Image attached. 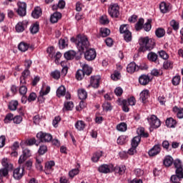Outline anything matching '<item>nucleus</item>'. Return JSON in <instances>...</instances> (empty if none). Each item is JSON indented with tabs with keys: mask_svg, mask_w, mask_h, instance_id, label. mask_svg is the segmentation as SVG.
<instances>
[{
	"mask_svg": "<svg viewBox=\"0 0 183 183\" xmlns=\"http://www.w3.org/2000/svg\"><path fill=\"white\" fill-rule=\"evenodd\" d=\"M71 41L75 42L76 48L80 52V55H82V52H84V51H86L89 48V41L86 36L79 34L76 39L74 37H71Z\"/></svg>",
	"mask_w": 183,
	"mask_h": 183,
	"instance_id": "obj_1",
	"label": "nucleus"
},
{
	"mask_svg": "<svg viewBox=\"0 0 183 183\" xmlns=\"http://www.w3.org/2000/svg\"><path fill=\"white\" fill-rule=\"evenodd\" d=\"M139 44L140 45L139 50L142 52L144 51H151L154 49L155 46V40L154 39H150L148 36L142 37L139 39Z\"/></svg>",
	"mask_w": 183,
	"mask_h": 183,
	"instance_id": "obj_2",
	"label": "nucleus"
},
{
	"mask_svg": "<svg viewBox=\"0 0 183 183\" xmlns=\"http://www.w3.org/2000/svg\"><path fill=\"white\" fill-rule=\"evenodd\" d=\"M139 142H141V137L137 136L133 138L132 140V147L128 150L129 155H134L137 152V147L139 145Z\"/></svg>",
	"mask_w": 183,
	"mask_h": 183,
	"instance_id": "obj_3",
	"label": "nucleus"
},
{
	"mask_svg": "<svg viewBox=\"0 0 183 183\" xmlns=\"http://www.w3.org/2000/svg\"><path fill=\"white\" fill-rule=\"evenodd\" d=\"M108 12L112 18H118L119 16V6L117 4H111L109 7Z\"/></svg>",
	"mask_w": 183,
	"mask_h": 183,
	"instance_id": "obj_4",
	"label": "nucleus"
},
{
	"mask_svg": "<svg viewBox=\"0 0 183 183\" xmlns=\"http://www.w3.org/2000/svg\"><path fill=\"white\" fill-rule=\"evenodd\" d=\"M36 138L39 139L40 142H51V141H52V135L44 132H39L37 133Z\"/></svg>",
	"mask_w": 183,
	"mask_h": 183,
	"instance_id": "obj_5",
	"label": "nucleus"
},
{
	"mask_svg": "<svg viewBox=\"0 0 183 183\" xmlns=\"http://www.w3.org/2000/svg\"><path fill=\"white\" fill-rule=\"evenodd\" d=\"M149 124L152 128H159L161 127V121L155 115H152L149 119Z\"/></svg>",
	"mask_w": 183,
	"mask_h": 183,
	"instance_id": "obj_6",
	"label": "nucleus"
},
{
	"mask_svg": "<svg viewBox=\"0 0 183 183\" xmlns=\"http://www.w3.org/2000/svg\"><path fill=\"white\" fill-rule=\"evenodd\" d=\"M84 58L86 61H94L97 58V51L94 49H89L84 53Z\"/></svg>",
	"mask_w": 183,
	"mask_h": 183,
	"instance_id": "obj_7",
	"label": "nucleus"
},
{
	"mask_svg": "<svg viewBox=\"0 0 183 183\" xmlns=\"http://www.w3.org/2000/svg\"><path fill=\"white\" fill-rule=\"evenodd\" d=\"M19 8L17 9V14L19 16H25L26 15V3L19 2L17 4Z\"/></svg>",
	"mask_w": 183,
	"mask_h": 183,
	"instance_id": "obj_8",
	"label": "nucleus"
},
{
	"mask_svg": "<svg viewBox=\"0 0 183 183\" xmlns=\"http://www.w3.org/2000/svg\"><path fill=\"white\" fill-rule=\"evenodd\" d=\"M161 152V144H155L152 149L148 152V154L150 157H157Z\"/></svg>",
	"mask_w": 183,
	"mask_h": 183,
	"instance_id": "obj_9",
	"label": "nucleus"
},
{
	"mask_svg": "<svg viewBox=\"0 0 183 183\" xmlns=\"http://www.w3.org/2000/svg\"><path fill=\"white\" fill-rule=\"evenodd\" d=\"M30 76L31 71H29V69H24V71L21 73V76L20 77V84H21L22 85L26 84V79H28Z\"/></svg>",
	"mask_w": 183,
	"mask_h": 183,
	"instance_id": "obj_10",
	"label": "nucleus"
},
{
	"mask_svg": "<svg viewBox=\"0 0 183 183\" xmlns=\"http://www.w3.org/2000/svg\"><path fill=\"white\" fill-rule=\"evenodd\" d=\"M99 81H101V76H92L90 79V85L92 88L99 87Z\"/></svg>",
	"mask_w": 183,
	"mask_h": 183,
	"instance_id": "obj_11",
	"label": "nucleus"
},
{
	"mask_svg": "<svg viewBox=\"0 0 183 183\" xmlns=\"http://www.w3.org/2000/svg\"><path fill=\"white\" fill-rule=\"evenodd\" d=\"M24 167L21 169L18 167L14 170L13 177L14 179H21L24 177Z\"/></svg>",
	"mask_w": 183,
	"mask_h": 183,
	"instance_id": "obj_12",
	"label": "nucleus"
},
{
	"mask_svg": "<svg viewBox=\"0 0 183 183\" xmlns=\"http://www.w3.org/2000/svg\"><path fill=\"white\" fill-rule=\"evenodd\" d=\"M27 26H28L27 21H20L16 25V32H24L25 31V29Z\"/></svg>",
	"mask_w": 183,
	"mask_h": 183,
	"instance_id": "obj_13",
	"label": "nucleus"
},
{
	"mask_svg": "<svg viewBox=\"0 0 183 183\" xmlns=\"http://www.w3.org/2000/svg\"><path fill=\"white\" fill-rule=\"evenodd\" d=\"M139 67L137 66V64H135V62H131L127 66V71L129 74H134V72L139 71Z\"/></svg>",
	"mask_w": 183,
	"mask_h": 183,
	"instance_id": "obj_14",
	"label": "nucleus"
},
{
	"mask_svg": "<svg viewBox=\"0 0 183 183\" xmlns=\"http://www.w3.org/2000/svg\"><path fill=\"white\" fill-rule=\"evenodd\" d=\"M52 167H55V162L50 161L46 163L44 172L46 175H49L52 172Z\"/></svg>",
	"mask_w": 183,
	"mask_h": 183,
	"instance_id": "obj_15",
	"label": "nucleus"
},
{
	"mask_svg": "<svg viewBox=\"0 0 183 183\" xmlns=\"http://www.w3.org/2000/svg\"><path fill=\"white\" fill-rule=\"evenodd\" d=\"M160 11L162 14H167L171 9V6L169 3L162 2L159 5Z\"/></svg>",
	"mask_w": 183,
	"mask_h": 183,
	"instance_id": "obj_16",
	"label": "nucleus"
},
{
	"mask_svg": "<svg viewBox=\"0 0 183 183\" xmlns=\"http://www.w3.org/2000/svg\"><path fill=\"white\" fill-rule=\"evenodd\" d=\"M149 76L148 75L142 74L139 78V82L141 85H148V84H149Z\"/></svg>",
	"mask_w": 183,
	"mask_h": 183,
	"instance_id": "obj_17",
	"label": "nucleus"
},
{
	"mask_svg": "<svg viewBox=\"0 0 183 183\" xmlns=\"http://www.w3.org/2000/svg\"><path fill=\"white\" fill-rule=\"evenodd\" d=\"M61 18H62V14H61L60 12L56 11L51 16L50 21L52 24H56Z\"/></svg>",
	"mask_w": 183,
	"mask_h": 183,
	"instance_id": "obj_18",
	"label": "nucleus"
},
{
	"mask_svg": "<svg viewBox=\"0 0 183 183\" xmlns=\"http://www.w3.org/2000/svg\"><path fill=\"white\" fill-rule=\"evenodd\" d=\"M98 171L102 174H109L111 172V167L108 164H102L98 168Z\"/></svg>",
	"mask_w": 183,
	"mask_h": 183,
	"instance_id": "obj_19",
	"label": "nucleus"
},
{
	"mask_svg": "<svg viewBox=\"0 0 183 183\" xmlns=\"http://www.w3.org/2000/svg\"><path fill=\"white\" fill-rule=\"evenodd\" d=\"M139 100L142 101V102H145L148 98H149V91L148 90H143L140 94H139Z\"/></svg>",
	"mask_w": 183,
	"mask_h": 183,
	"instance_id": "obj_20",
	"label": "nucleus"
},
{
	"mask_svg": "<svg viewBox=\"0 0 183 183\" xmlns=\"http://www.w3.org/2000/svg\"><path fill=\"white\" fill-rule=\"evenodd\" d=\"M75 55H76V52L74 50H69L64 53V58L67 59V61H70L71 59H74L75 58Z\"/></svg>",
	"mask_w": 183,
	"mask_h": 183,
	"instance_id": "obj_21",
	"label": "nucleus"
},
{
	"mask_svg": "<svg viewBox=\"0 0 183 183\" xmlns=\"http://www.w3.org/2000/svg\"><path fill=\"white\" fill-rule=\"evenodd\" d=\"M166 125L169 128H175V125H177V120L174 119V118L170 117L166 120Z\"/></svg>",
	"mask_w": 183,
	"mask_h": 183,
	"instance_id": "obj_22",
	"label": "nucleus"
},
{
	"mask_svg": "<svg viewBox=\"0 0 183 183\" xmlns=\"http://www.w3.org/2000/svg\"><path fill=\"white\" fill-rule=\"evenodd\" d=\"M114 171L119 175H124V174H125V171H127V167L124 165L117 166Z\"/></svg>",
	"mask_w": 183,
	"mask_h": 183,
	"instance_id": "obj_23",
	"label": "nucleus"
},
{
	"mask_svg": "<svg viewBox=\"0 0 183 183\" xmlns=\"http://www.w3.org/2000/svg\"><path fill=\"white\" fill-rule=\"evenodd\" d=\"M78 97L79 99L82 101L84 99H86L88 94L86 93V91H85V89H80L78 90Z\"/></svg>",
	"mask_w": 183,
	"mask_h": 183,
	"instance_id": "obj_24",
	"label": "nucleus"
},
{
	"mask_svg": "<svg viewBox=\"0 0 183 183\" xmlns=\"http://www.w3.org/2000/svg\"><path fill=\"white\" fill-rule=\"evenodd\" d=\"M165 167H171L174 164V159L171 156H167L163 162Z\"/></svg>",
	"mask_w": 183,
	"mask_h": 183,
	"instance_id": "obj_25",
	"label": "nucleus"
},
{
	"mask_svg": "<svg viewBox=\"0 0 183 183\" xmlns=\"http://www.w3.org/2000/svg\"><path fill=\"white\" fill-rule=\"evenodd\" d=\"M75 128L77 131H84L85 129V122L82 120H79L75 124Z\"/></svg>",
	"mask_w": 183,
	"mask_h": 183,
	"instance_id": "obj_26",
	"label": "nucleus"
},
{
	"mask_svg": "<svg viewBox=\"0 0 183 183\" xmlns=\"http://www.w3.org/2000/svg\"><path fill=\"white\" fill-rule=\"evenodd\" d=\"M41 15H42V11L39 7L34 9V10L31 13V16H33V18H34L35 19H38V18H39Z\"/></svg>",
	"mask_w": 183,
	"mask_h": 183,
	"instance_id": "obj_27",
	"label": "nucleus"
},
{
	"mask_svg": "<svg viewBox=\"0 0 183 183\" xmlns=\"http://www.w3.org/2000/svg\"><path fill=\"white\" fill-rule=\"evenodd\" d=\"M66 92V89L64 86H60L56 90V95L59 98L64 97Z\"/></svg>",
	"mask_w": 183,
	"mask_h": 183,
	"instance_id": "obj_28",
	"label": "nucleus"
},
{
	"mask_svg": "<svg viewBox=\"0 0 183 183\" xmlns=\"http://www.w3.org/2000/svg\"><path fill=\"white\" fill-rule=\"evenodd\" d=\"M18 48L21 52H26L29 49V44L22 41L19 44Z\"/></svg>",
	"mask_w": 183,
	"mask_h": 183,
	"instance_id": "obj_29",
	"label": "nucleus"
},
{
	"mask_svg": "<svg viewBox=\"0 0 183 183\" xmlns=\"http://www.w3.org/2000/svg\"><path fill=\"white\" fill-rule=\"evenodd\" d=\"M147 59L151 61V62H157V59H158V54L151 51L147 54Z\"/></svg>",
	"mask_w": 183,
	"mask_h": 183,
	"instance_id": "obj_30",
	"label": "nucleus"
},
{
	"mask_svg": "<svg viewBox=\"0 0 183 183\" xmlns=\"http://www.w3.org/2000/svg\"><path fill=\"white\" fill-rule=\"evenodd\" d=\"M1 164L4 168H7L8 169H12L14 168V165L10 164L9 160L6 158H4L1 161Z\"/></svg>",
	"mask_w": 183,
	"mask_h": 183,
	"instance_id": "obj_31",
	"label": "nucleus"
},
{
	"mask_svg": "<svg viewBox=\"0 0 183 183\" xmlns=\"http://www.w3.org/2000/svg\"><path fill=\"white\" fill-rule=\"evenodd\" d=\"M81 70L83 71L84 75H87V76L92 74V68L88 66V64H84Z\"/></svg>",
	"mask_w": 183,
	"mask_h": 183,
	"instance_id": "obj_32",
	"label": "nucleus"
},
{
	"mask_svg": "<svg viewBox=\"0 0 183 183\" xmlns=\"http://www.w3.org/2000/svg\"><path fill=\"white\" fill-rule=\"evenodd\" d=\"M51 91V87L49 86H47L46 88V90H41L39 92V96L38 97V101H41V98H42V97L45 96V95H48V94H49Z\"/></svg>",
	"mask_w": 183,
	"mask_h": 183,
	"instance_id": "obj_33",
	"label": "nucleus"
},
{
	"mask_svg": "<svg viewBox=\"0 0 183 183\" xmlns=\"http://www.w3.org/2000/svg\"><path fill=\"white\" fill-rule=\"evenodd\" d=\"M66 46H68V39H61L59 41V48L60 49H64Z\"/></svg>",
	"mask_w": 183,
	"mask_h": 183,
	"instance_id": "obj_34",
	"label": "nucleus"
},
{
	"mask_svg": "<svg viewBox=\"0 0 183 183\" xmlns=\"http://www.w3.org/2000/svg\"><path fill=\"white\" fill-rule=\"evenodd\" d=\"M16 108H18V101H11L9 104V109H10V111H16Z\"/></svg>",
	"mask_w": 183,
	"mask_h": 183,
	"instance_id": "obj_35",
	"label": "nucleus"
},
{
	"mask_svg": "<svg viewBox=\"0 0 183 183\" xmlns=\"http://www.w3.org/2000/svg\"><path fill=\"white\" fill-rule=\"evenodd\" d=\"M39 31V24L36 22L33 24L30 27V31L31 34H37Z\"/></svg>",
	"mask_w": 183,
	"mask_h": 183,
	"instance_id": "obj_36",
	"label": "nucleus"
},
{
	"mask_svg": "<svg viewBox=\"0 0 183 183\" xmlns=\"http://www.w3.org/2000/svg\"><path fill=\"white\" fill-rule=\"evenodd\" d=\"M111 34V31L107 28H102L100 29V35L103 38H106V36H108Z\"/></svg>",
	"mask_w": 183,
	"mask_h": 183,
	"instance_id": "obj_37",
	"label": "nucleus"
},
{
	"mask_svg": "<svg viewBox=\"0 0 183 183\" xmlns=\"http://www.w3.org/2000/svg\"><path fill=\"white\" fill-rule=\"evenodd\" d=\"M84 76L85 74L84 73V71L82 69L77 70L76 73V79H77V81H81Z\"/></svg>",
	"mask_w": 183,
	"mask_h": 183,
	"instance_id": "obj_38",
	"label": "nucleus"
},
{
	"mask_svg": "<svg viewBox=\"0 0 183 183\" xmlns=\"http://www.w3.org/2000/svg\"><path fill=\"white\" fill-rule=\"evenodd\" d=\"M155 34L157 38H162V36H165V30L162 28H158L156 29Z\"/></svg>",
	"mask_w": 183,
	"mask_h": 183,
	"instance_id": "obj_39",
	"label": "nucleus"
},
{
	"mask_svg": "<svg viewBox=\"0 0 183 183\" xmlns=\"http://www.w3.org/2000/svg\"><path fill=\"white\" fill-rule=\"evenodd\" d=\"M102 157V152H97L92 157V160L93 161V162H98V161H99V158H101Z\"/></svg>",
	"mask_w": 183,
	"mask_h": 183,
	"instance_id": "obj_40",
	"label": "nucleus"
},
{
	"mask_svg": "<svg viewBox=\"0 0 183 183\" xmlns=\"http://www.w3.org/2000/svg\"><path fill=\"white\" fill-rule=\"evenodd\" d=\"M127 141L128 137L122 135L117 139V144H119V145H124V144L127 143Z\"/></svg>",
	"mask_w": 183,
	"mask_h": 183,
	"instance_id": "obj_41",
	"label": "nucleus"
},
{
	"mask_svg": "<svg viewBox=\"0 0 183 183\" xmlns=\"http://www.w3.org/2000/svg\"><path fill=\"white\" fill-rule=\"evenodd\" d=\"M74 108V103L72 102H67L64 103L63 111H72Z\"/></svg>",
	"mask_w": 183,
	"mask_h": 183,
	"instance_id": "obj_42",
	"label": "nucleus"
},
{
	"mask_svg": "<svg viewBox=\"0 0 183 183\" xmlns=\"http://www.w3.org/2000/svg\"><path fill=\"white\" fill-rule=\"evenodd\" d=\"M11 121H14V114L8 113L4 119V124H9Z\"/></svg>",
	"mask_w": 183,
	"mask_h": 183,
	"instance_id": "obj_43",
	"label": "nucleus"
},
{
	"mask_svg": "<svg viewBox=\"0 0 183 183\" xmlns=\"http://www.w3.org/2000/svg\"><path fill=\"white\" fill-rule=\"evenodd\" d=\"M173 111L174 112H177V118L179 119H182L183 118V108L182 109H178V107H175L173 109Z\"/></svg>",
	"mask_w": 183,
	"mask_h": 183,
	"instance_id": "obj_44",
	"label": "nucleus"
},
{
	"mask_svg": "<svg viewBox=\"0 0 183 183\" xmlns=\"http://www.w3.org/2000/svg\"><path fill=\"white\" fill-rule=\"evenodd\" d=\"M117 129L121 132H125L127 131V124L124 122L120 123L117 126Z\"/></svg>",
	"mask_w": 183,
	"mask_h": 183,
	"instance_id": "obj_45",
	"label": "nucleus"
},
{
	"mask_svg": "<svg viewBox=\"0 0 183 183\" xmlns=\"http://www.w3.org/2000/svg\"><path fill=\"white\" fill-rule=\"evenodd\" d=\"M111 78L113 81H118L121 79V73L118 71H115L114 74L111 75Z\"/></svg>",
	"mask_w": 183,
	"mask_h": 183,
	"instance_id": "obj_46",
	"label": "nucleus"
},
{
	"mask_svg": "<svg viewBox=\"0 0 183 183\" xmlns=\"http://www.w3.org/2000/svg\"><path fill=\"white\" fill-rule=\"evenodd\" d=\"M142 28H144V19H139L135 25V29L137 31H140Z\"/></svg>",
	"mask_w": 183,
	"mask_h": 183,
	"instance_id": "obj_47",
	"label": "nucleus"
},
{
	"mask_svg": "<svg viewBox=\"0 0 183 183\" xmlns=\"http://www.w3.org/2000/svg\"><path fill=\"white\" fill-rule=\"evenodd\" d=\"M181 179H182V178L177 176V174H173L170 177V182L171 183H179V182H180Z\"/></svg>",
	"mask_w": 183,
	"mask_h": 183,
	"instance_id": "obj_48",
	"label": "nucleus"
},
{
	"mask_svg": "<svg viewBox=\"0 0 183 183\" xmlns=\"http://www.w3.org/2000/svg\"><path fill=\"white\" fill-rule=\"evenodd\" d=\"M124 34V41H126V42H131V41H132V34L129 31H127Z\"/></svg>",
	"mask_w": 183,
	"mask_h": 183,
	"instance_id": "obj_49",
	"label": "nucleus"
},
{
	"mask_svg": "<svg viewBox=\"0 0 183 183\" xmlns=\"http://www.w3.org/2000/svg\"><path fill=\"white\" fill-rule=\"evenodd\" d=\"M47 152H48V147L46 145L40 146L38 151L39 155H44Z\"/></svg>",
	"mask_w": 183,
	"mask_h": 183,
	"instance_id": "obj_50",
	"label": "nucleus"
},
{
	"mask_svg": "<svg viewBox=\"0 0 183 183\" xmlns=\"http://www.w3.org/2000/svg\"><path fill=\"white\" fill-rule=\"evenodd\" d=\"M143 28L147 32H149V31H151L152 26L150 19H148L147 21L144 24Z\"/></svg>",
	"mask_w": 183,
	"mask_h": 183,
	"instance_id": "obj_51",
	"label": "nucleus"
},
{
	"mask_svg": "<svg viewBox=\"0 0 183 183\" xmlns=\"http://www.w3.org/2000/svg\"><path fill=\"white\" fill-rule=\"evenodd\" d=\"M158 54H159L160 58H162V59L167 60V59H168V58H169V56L168 55V54L166 53L165 51H164V50H161V51H158Z\"/></svg>",
	"mask_w": 183,
	"mask_h": 183,
	"instance_id": "obj_52",
	"label": "nucleus"
},
{
	"mask_svg": "<svg viewBox=\"0 0 183 183\" xmlns=\"http://www.w3.org/2000/svg\"><path fill=\"white\" fill-rule=\"evenodd\" d=\"M51 75L54 79H59L61 78V71L55 70L51 73Z\"/></svg>",
	"mask_w": 183,
	"mask_h": 183,
	"instance_id": "obj_53",
	"label": "nucleus"
},
{
	"mask_svg": "<svg viewBox=\"0 0 183 183\" xmlns=\"http://www.w3.org/2000/svg\"><path fill=\"white\" fill-rule=\"evenodd\" d=\"M172 84L174 86L179 85V82H181V76H174L172 80Z\"/></svg>",
	"mask_w": 183,
	"mask_h": 183,
	"instance_id": "obj_54",
	"label": "nucleus"
},
{
	"mask_svg": "<svg viewBox=\"0 0 183 183\" xmlns=\"http://www.w3.org/2000/svg\"><path fill=\"white\" fill-rule=\"evenodd\" d=\"M170 25L174 31H178V29H179V24H178L175 20H172L170 21Z\"/></svg>",
	"mask_w": 183,
	"mask_h": 183,
	"instance_id": "obj_55",
	"label": "nucleus"
},
{
	"mask_svg": "<svg viewBox=\"0 0 183 183\" xmlns=\"http://www.w3.org/2000/svg\"><path fill=\"white\" fill-rule=\"evenodd\" d=\"M174 168L176 169H179V168H182V162H181V160L179 159H176L173 162Z\"/></svg>",
	"mask_w": 183,
	"mask_h": 183,
	"instance_id": "obj_56",
	"label": "nucleus"
},
{
	"mask_svg": "<svg viewBox=\"0 0 183 183\" xmlns=\"http://www.w3.org/2000/svg\"><path fill=\"white\" fill-rule=\"evenodd\" d=\"M61 122V117L59 116L56 117L52 122V125L54 128H58V124Z\"/></svg>",
	"mask_w": 183,
	"mask_h": 183,
	"instance_id": "obj_57",
	"label": "nucleus"
},
{
	"mask_svg": "<svg viewBox=\"0 0 183 183\" xmlns=\"http://www.w3.org/2000/svg\"><path fill=\"white\" fill-rule=\"evenodd\" d=\"M100 24H102V25L109 24V20L108 19V17L105 15L102 16L100 18Z\"/></svg>",
	"mask_w": 183,
	"mask_h": 183,
	"instance_id": "obj_58",
	"label": "nucleus"
},
{
	"mask_svg": "<svg viewBox=\"0 0 183 183\" xmlns=\"http://www.w3.org/2000/svg\"><path fill=\"white\" fill-rule=\"evenodd\" d=\"M163 67L164 69H172V62L169 61H166L163 64Z\"/></svg>",
	"mask_w": 183,
	"mask_h": 183,
	"instance_id": "obj_59",
	"label": "nucleus"
},
{
	"mask_svg": "<svg viewBox=\"0 0 183 183\" xmlns=\"http://www.w3.org/2000/svg\"><path fill=\"white\" fill-rule=\"evenodd\" d=\"M175 174L177 176H178L179 178H182V179H183V168H179V169H176L175 170Z\"/></svg>",
	"mask_w": 183,
	"mask_h": 183,
	"instance_id": "obj_60",
	"label": "nucleus"
},
{
	"mask_svg": "<svg viewBox=\"0 0 183 183\" xmlns=\"http://www.w3.org/2000/svg\"><path fill=\"white\" fill-rule=\"evenodd\" d=\"M19 91L21 95H26V92H28V88H26V86H21Z\"/></svg>",
	"mask_w": 183,
	"mask_h": 183,
	"instance_id": "obj_61",
	"label": "nucleus"
},
{
	"mask_svg": "<svg viewBox=\"0 0 183 183\" xmlns=\"http://www.w3.org/2000/svg\"><path fill=\"white\" fill-rule=\"evenodd\" d=\"M136 101H135V97H132L127 100V104L130 105L131 107H134L135 105Z\"/></svg>",
	"mask_w": 183,
	"mask_h": 183,
	"instance_id": "obj_62",
	"label": "nucleus"
},
{
	"mask_svg": "<svg viewBox=\"0 0 183 183\" xmlns=\"http://www.w3.org/2000/svg\"><path fill=\"white\" fill-rule=\"evenodd\" d=\"M103 109H105V111H111L112 109V107H111V103L104 102L103 104Z\"/></svg>",
	"mask_w": 183,
	"mask_h": 183,
	"instance_id": "obj_63",
	"label": "nucleus"
},
{
	"mask_svg": "<svg viewBox=\"0 0 183 183\" xmlns=\"http://www.w3.org/2000/svg\"><path fill=\"white\" fill-rule=\"evenodd\" d=\"M14 124H21L22 122V117L21 116H16L13 117Z\"/></svg>",
	"mask_w": 183,
	"mask_h": 183,
	"instance_id": "obj_64",
	"label": "nucleus"
}]
</instances>
